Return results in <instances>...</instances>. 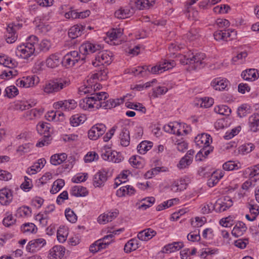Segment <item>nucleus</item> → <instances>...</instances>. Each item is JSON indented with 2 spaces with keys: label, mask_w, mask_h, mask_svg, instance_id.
Wrapping results in <instances>:
<instances>
[{
  "label": "nucleus",
  "mask_w": 259,
  "mask_h": 259,
  "mask_svg": "<svg viewBox=\"0 0 259 259\" xmlns=\"http://www.w3.org/2000/svg\"><path fill=\"white\" fill-rule=\"evenodd\" d=\"M210 136L206 134H201L195 137V148H201L195 155L196 161H202L212 151L209 146Z\"/></svg>",
  "instance_id": "1"
},
{
  "label": "nucleus",
  "mask_w": 259,
  "mask_h": 259,
  "mask_svg": "<svg viewBox=\"0 0 259 259\" xmlns=\"http://www.w3.org/2000/svg\"><path fill=\"white\" fill-rule=\"evenodd\" d=\"M70 81L64 79L51 80L44 85V91L47 94H55L68 87Z\"/></svg>",
  "instance_id": "2"
},
{
  "label": "nucleus",
  "mask_w": 259,
  "mask_h": 259,
  "mask_svg": "<svg viewBox=\"0 0 259 259\" xmlns=\"http://www.w3.org/2000/svg\"><path fill=\"white\" fill-rule=\"evenodd\" d=\"M84 57L80 58L77 51H71L66 54L62 60V64L66 67H73L78 64H83Z\"/></svg>",
  "instance_id": "3"
},
{
  "label": "nucleus",
  "mask_w": 259,
  "mask_h": 259,
  "mask_svg": "<svg viewBox=\"0 0 259 259\" xmlns=\"http://www.w3.org/2000/svg\"><path fill=\"white\" fill-rule=\"evenodd\" d=\"M112 62V54L107 51L99 52L95 57V60L92 62V64L95 67L109 65Z\"/></svg>",
  "instance_id": "4"
},
{
  "label": "nucleus",
  "mask_w": 259,
  "mask_h": 259,
  "mask_svg": "<svg viewBox=\"0 0 259 259\" xmlns=\"http://www.w3.org/2000/svg\"><path fill=\"white\" fill-rule=\"evenodd\" d=\"M232 205V200L228 196H226L218 199L214 203L215 211L219 212H223L226 210Z\"/></svg>",
  "instance_id": "5"
},
{
  "label": "nucleus",
  "mask_w": 259,
  "mask_h": 259,
  "mask_svg": "<svg viewBox=\"0 0 259 259\" xmlns=\"http://www.w3.org/2000/svg\"><path fill=\"white\" fill-rule=\"evenodd\" d=\"M174 61H168L165 59L162 60L159 62V66H155L150 67L149 73L152 74H158L163 71L171 68L175 65Z\"/></svg>",
  "instance_id": "6"
},
{
  "label": "nucleus",
  "mask_w": 259,
  "mask_h": 259,
  "mask_svg": "<svg viewBox=\"0 0 259 259\" xmlns=\"http://www.w3.org/2000/svg\"><path fill=\"white\" fill-rule=\"evenodd\" d=\"M35 50V48H30L25 44H23L17 47L16 54L21 58L28 59L34 54Z\"/></svg>",
  "instance_id": "7"
},
{
  "label": "nucleus",
  "mask_w": 259,
  "mask_h": 259,
  "mask_svg": "<svg viewBox=\"0 0 259 259\" xmlns=\"http://www.w3.org/2000/svg\"><path fill=\"white\" fill-rule=\"evenodd\" d=\"M107 172L104 170H100L94 176L93 185L95 187H101L104 185L107 180Z\"/></svg>",
  "instance_id": "8"
},
{
  "label": "nucleus",
  "mask_w": 259,
  "mask_h": 259,
  "mask_svg": "<svg viewBox=\"0 0 259 259\" xmlns=\"http://www.w3.org/2000/svg\"><path fill=\"white\" fill-rule=\"evenodd\" d=\"M77 106L76 102L73 99L59 101L55 102L53 106L55 109L63 108L65 110H70L74 109Z\"/></svg>",
  "instance_id": "9"
},
{
  "label": "nucleus",
  "mask_w": 259,
  "mask_h": 259,
  "mask_svg": "<svg viewBox=\"0 0 259 259\" xmlns=\"http://www.w3.org/2000/svg\"><path fill=\"white\" fill-rule=\"evenodd\" d=\"M194 153V151L193 150H189L186 155L180 159L177 164V167L179 169H183L190 165L193 162Z\"/></svg>",
  "instance_id": "10"
},
{
  "label": "nucleus",
  "mask_w": 259,
  "mask_h": 259,
  "mask_svg": "<svg viewBox=\"0 0 259 259\" xmlns=\"http://www.w3.org/2000/svg\"><path fill=\"white\" fill-rule=\"evenodd\" d=\"M102 47L100 45L94 44L90 42H87L83 44L80 47L79 50L80 52H82L83 54L93 53L97 51H99L102 49Z\"/></svg>",
  "instance_id": "11"
},
{
  "label": "nucleus",
  "mask_w": 259,
  "mask_h": 259,
  "mask_svg": "<svg viewBox=\"0 0 259 259\" xmlns=\"http://www.w3.org/2000/svg\"><path fill=\"white\" fill-rule=\"evenodd\" d=\"M65 248L61 245H55L50 250L49 254L50 259H61L64 255Z\"/></svg>",
  "instance_id": "12"
},
{
  "label": "nucleus",
  "mask_w": 259,
  "mask_h": 259,
  "mask_svg": "<svg viewBox=\"0 0 259 259\" xmlns=\"http://www.w3.org/2000/svg\"><path fill=\"white\" fill-rule=\"evenodd\" d=\"M13 199L12 192L8 188H3L0 190V203L2 205L9 204Z\"/></svg>",
  "instance_id": "13"
},
{
  "label": "nucleus",
  "mask_w": 259,
  "mask_h": 259,
  "mask_svg": "<svg viewBox=\"0 0 259 259\" xmlns=\"http://www.w3.org/2000/svg\"><path fill=\"white\" fill-rule=\"evenodd\" d=\"M241 76L244 80L253 81L259 77V71L255 69H249L243 71Z\"/></svg>",
  "instance_id": "14"
},
{
  "label": "nucleus",
  "mask_w": 259,
  "mask_h": 259,
  "mask_svg": "<svg viewBox=\"0 0 259 259\" xmlns=\"http://www.w3.org/2000/svg\"><path fill=\"white\" fill-rule=\"evenodd\" d=\"M46 243V240L42 238L32 240L27 245L26 250L29 252H34L36 248L42 247Z\"/></svg>",
  "instance_id": "15"
},
{
  "label": "nucleus",
  "mask_w": 259,
  "mask_h": 259,
  "mask_svg": "<svg viewBox=\"0 0 259 259\" xmlns=\"http://www.w3.org/2000/svg\"><path fill=\"white\" fill-rule=\"evenodd\" d=\"M119 138L122 146L126 147L130 143V131L126 127H122L119 134Z\"/></svg>",
  "instance_id": "16"
},
{
  "label": "nucleus",
  "mask_w": 259,
  "mask_h": 259,
  "mask_svg": "<svg viewBox=\"0 0 259 259\" xmlns=\"http://www.w3.org/2000/svg\"><path fill=\"white\" fill-rule=\"evenodd\" d=\"M62 63L58 54H51L46 60V64L48 67L54 68Z\"/></svg>",
  "instance_id": "17"
},
{
  "label": "nucleus",
  "mask_w": 259,
  "mask_h": 259,
  "mask_svg": "<svg viewBox=\"0 0 259 259\" xmlns=\"http://www.w3.org/2000/svg\"><path fill=\"white\" fill-rule=\"evenodd\" d=\"M156 234V232L151 228H148L140 232L138 238L142 241H147Z\"/></svg>",
  "instance_id": "18"
},
{
  "label": "nucleus",
  "mask_w": 259,
  "mask_h": 259,
  "mask_svg": "<svg viewBox=\"0 0 259 259\" xmlns=\"http://www.w3.org/2000/svg\"><path fill=\"white\" fill-rule=\"evenodd\" d=\"M247 230V227L242 222H238L234 226L232 234L236 237L242 236Z\"/></svg>",
  "instance_id": "19"
},
{
  "label": "nucleus",
  "mask_w": 259,
  "mask_h": 259,
  "mask_svg": "<svg viewBox=\"0 0 259 259\" xmlns=\"http://www.w3.org/2000/svg\"><path fill=\"white\" fill-rule=\"evenodd\" d=\"M135 189L130 185H123L116 191V195L118 197H123L127 195H132L135 194Z\"/></svg>",
  "instance_id": "20"
},
{
  "label": "nucleus",
  "mask_w": 259,
  "mask_h": 259,
  "mask_svg": "<svg viewBox=\"0 0 259 259\" xmlns=\"http://www.w3.org/2000/svg\"><path fill=\"white\" fill-rule=\"evenodd\" d=\"M179 126L180 125L178 122H172L165 125L163 126V129L166 132L181 136L182 134L180 132V129L178 128Z\"/></svg>",
  "instance_id": "21"
},
{
  "label": "nucleus",
  "mask_w": 259,
  "mask_h": 259,
  "mask_svg": "<svg viewBox=\"0 0 259 259\" xmlns=\"http://www.w3.org/2000/svg\"><path fill=\"white\" fill-rule=\"evenodd\" d=\"M249 127L251 131L256 132L259 131V114H253L248 119Z\"/></svg>",
  "instance_id": "22"
},
{
  "label": "nucleus",
  "mask_w": 259,
  "mask_h": 259,
  "mask_svg": "<svg viewBox=\"0 0 259 259\" xmlns=\"http://www.w3.org/2000/svg\"><path fill=\"white\" fill-rule=\"evenodd\" d=\"M213 100L211 98H195V106L208 108L212 105Z\"/></svg>",
  "instance_id": "23"
},
{
  "label": "nucleus",
  "mask_w": 259,
  "mask_h": 259,
  "mask_svg": "<svg viewBox=\"0 0 259 259\" xmlns=\"http://www.w3.org/2000/svg\"><path fill=\"white\" fill-rule=\"evenodd\" d=\"M5 38L7 42L12 44L15 42L17 38V35L13 26L9 24L7 28V32L5 34Z\"/></svg>",
  "instance_id": "24"
},
{
  "label": "nucleus",
  "mask_w": 259,
  "mask_h": 259,
  "mask_svg": "<svg viewBox=\"0 0 259 259\" xmlns=\"http://www.w3.org/2000/svg\"><path fill=\"white\" fill-rule=\"evenodd\" d=\"M228 84V81L226 80L216 78L212 81L211 85L215 90L223 91L226 89Z\"/></svg>",
  "instance_id": "25"
},
{
  "label": "nucleus",
  "mask_w": 259,
  "mask_h": 259,
  "mask_svg": "<svg viewBox=\"0 0 259 259\" xmlns=\"http://www.w3.org/2000/svg\"><path fill=\"white\" fill-rule=\"evenodd\" d=\"M206 56L205 54L197 53L195 54V70L200 69L206 65Z\"/></svg>",
  "instance_id": "26"
},
{
  "label": "nucleus",
  "mask_w": 259,
  "mask_h": 259,
  "mask_svg": "<svg viewBox=\"0 0 259 259\" xmlns=\"http://www.w3.org/2000/svg\"><path fill=\"white\" fill-rule=\"evenodd\" d=\"M95 98L90 97H87L83 99L79 103V106L81 108L84 110H90L95 108V104L94 103V101Z\"/></svg>",
  "instance_id": "27"
},
{
  "label": "nucleus",
  "mask_w": 259,
  "mask_h": 259,
  "mask_svg": "<svg viewBox=\"0 0 259 259\" xmlns=\"http://www.w3.org/2000/svg\"><path fill=\"white\" fill-rule=\"evenodd\" d=\"M84 28L81 25H76L71 27L68 31V36L72 39H74L81 34Z\"/></svg>",
  "instance_id": "28"
},
{
  "label": "nucleus",
  "mask_w": 259,
  "mask_h": 259,
  "mask_svg": "<svg viewBox=\"0 0 259 259\" xmlns=\"http://www.w3.org/2000/svg\"><path fill=\"white\" fill-rule=\"evenodd\" d=\"M139 247V241L137 239L129 240L124 245V250L126 253L131 252Z\"/></svg>",
  "instance_id": "29"
},
{
  "label": "nucleus",
  "mask_w": 259,
  "mask_h": 259,
  "mask_svg": "<svg viewBox=\"0 0 259 259\" xmlns=\"http://www.w3.org/2000/svg\"><path fill=\"white\" fill-rule=\"evenodd\" d=\"M67 157V154L65 153L55 154L51 157L50 162L53 165H57L63 163Z\"/></svg>",
  "instance_id": "30"
},
{
  "label": "nucleus",
  "mask_w": 259,
  "mask_h": 259,
  "mask_svg": "<svg viewBox=\"0 0 259 259\" xmlns=\"http://www.w3.org/2000/svg\"><path fill=\"white\" fill-rule=\"evenodd\" d=\"M115 155L117 156V152L113 151L109 147H104L102 150L101 157L105 160L110 161L111 157H115Z\"/></svg>",
  "instance_id": "31"
},
{
  "label": "nucleus",
  "mask_w": 259,
  "mask_h": 259,
  "mask_svg": "<svg viewBox=\"0 0 259 259\" xmlns=\"http://www.w3.org/2000/svg\"><path fill=\"white\" fill-rule=\"evenodd\" d=\"M185 60H186V64H189L190 66L187 69L189 71H192L194 69V55L191 51L188 52L186 55L183 56Z\"/></svg>",
  "instance_id": "32"
},
{
  "label": "nucleus",
  "mask_w": 259,
  "mask_h": 259,
  "mask_svg": "<svg viewBox=\"0 0 259 259\" xmlns=\"http://www.w3.org/2000/svg\"><path fill=\"white\" fill-rule=\"evenodd\" d=\"M114 237L113 234H109L104 236L103 238L99 239L97 241L98 244V249L99 251L102 249L106 248V247L111 243V241H106V240L109 238H113Z\"/></svg>",
  "instance_id": "33"
},
{
  "label": "nucleus",
  "mask_w": 259,
  "mask_h": 259,
  "mask_svg": "<svg viewBox=\"0 0 259 259\" xmlns=\"http://www.w3.org/2000/svg\"><path fill=\"white\" fill-rule=\"evenodd\" d=\"M88 194L86 188L80 186H74L72 190V195L76 197L85 196Z\"/></svg>",
  "instance_id": "34"
},
{
  "label": "nucleus",
  "mask_w": 259,
  "mask_h": 259,
  "mask_svg": "<svg viewBox=\"0 0 259 259\" xmlns=\"http://www.w3.org/2000/svg\"><path fill=\"white\" fill-rule=\"evenodd\" d=\"M152 147V143L147 141L142 142L137 147V149L139 153L141 154H145Z\"/></svg>",
  "instance_id": "35"
},
{
  "label": "nucleus",
  "mask_w": 259,
  "mask_h": 259,
  "mask_svg": "<svg viewBox=\"0 0 259 259\" xmlns=\"http://www.w3.org/2000/svg\"><path fill=\"white\" fill-rule=\"evenodd\" d=\"M92 97L95 98V100L94 101V103L95 104V106L99 104V102H102L104 100L108 98V95L106 92H101L98 93H93L91 94Z\"/></svg>",
  "instance_id": "36"
},
{
  "label": "nucleus",
  "mask_w": 259,
  "mask_h": 259,
  "mask_svg": "<svg viewBox=\"0 0 259 259\" xmlns=\"http://www.w3.org/2000/svg\"><path fill=\"white\" fill-rule=\"evenodd\" d=\"M108 73V69L102 66L100 70L92 75V77L93 79H98V80H106Z\"/></svg>",
  "instance_id": "37"
},
{
  "label": "nucleus",
  "mask_w": 259,
  "mask_h": 259,
  "mask_svg": "<svg viewBox=\"0 0 259 259\" xmlns=\"http://www.w3.org/2000/svg\"><path fill=\"white\" fill-rule=\"evenodd\" d=\"M250 107L247 104H242L238 108L237 114L240 117L246 116L250 113Z\"/></svg>",
  "instance_id": "38"
},
{
  "label": "nucleus",
  "mask_w": 259,
  "mask_h": 259,
  "mask_svg": "<svg viewBox=\"0 0 259 259\" xmlns=\"http://www.w3.org/2000/svg\"><path fill=\"white\" fill-rule=\"evenodd\" d=\"M85 117L84 116L75 114L72 116L70 119V122L72 126H77L80 123L84 121Z\"/></svg>",
  "instance_id": "39"
},
{
  "label": "nucleus",
  "mask_w": 259,
  "mask_h": 259,
  "mask_svg": "<svg viewBox=\"0 0 259 259\" xmlns=\"http://www.w3.org/2000/svg\"><path fill=\"white\" fill-rule=\"evenodd\" d=\"M65 185V182L62 179H58L55 181L50 190L52 194H55L58 192Z\"/></svg>",
  "instance_id": "40"
},
{
  "label": "nucleus",
  "mask_w": 259,
  "mask_h": 259,
  "mask_svg": "<svg viewBox=\"0 0 259 259\" xmlns=\"http://www.w3.org/2000/svg\"><path fill=\"white\" fill-rule=\"evenodd\" d=\"M21 231L24 233L28 232L35 233L37 231V228L33 223H28L23 224L21 227Z\"/></svg>",
  "instance_id": "41"
},
{
  "label": "nucleus",
  "mask_w": 259,
  "mask_h": 259,
  "mask_svg": "<svg viewBox=\"0 0 259 259\" xmlns=\"http://www.w3.org/2000/svg\"><path fill=\"white\" fill-rule=\"evenodd\" d=\"M214 111L219 114L223 115H229L231 112V109L226 105H220L214 108Z\"/></svg>",
  "instance_id": "42"
},
{
  "label": "nucleus",
  "mask_w": 259,
  "mask_h": 259,
  "mask_svg": "<svg viewBox=\"0 0 259 259\" xmlns=\"http://www.w3.org/2000/svg\"><path fill=\"white\" fill-rule=\"evenodd\" d=\"M131 14V13L129 9L121 8L115 11L114 15L117 18L125 19L128 17Z\"/></svg>",
  "instance_id": "43"
},
{
  "label": "nucleus",
  "mask_w": 259,
  "mask_h": 259,
  "mask_svg": "<svg viewBox=\"0 0 259 259\" xmlns=\"http://www.w3.org/2000/svg\"><path fill=\"white\" fill-rule=\"evenodd\" d=\"M194 4V0H191L190 2H187L186 6V16L188 19H190L192 17V19L193 20L194 11L192 5Z\"/></svg>",
  "instance_id": "44"
},
{
  "label": "nucleus",
  "mask_w": 259,
  "mask_h": 259,
  "mask_svg": "<svg viewBox=\"0 0 259 259\" xmlns=\"http://www.w3.org/2000/svg\"><path fill=\"white\" fill-rule=\"evenodd\" d=\"M125 106L128 108L139 110L144 113L146 111V108L141 103L134 104L132 102H126L125 103Z\"/></svg>",
  "instance_id": "45"
},
{
  "label": "nucleus",
  "mask_w": 259,
  "mask_h": 259,
  "mask_svg": "<svg viewBox=\"0 0 259 259\" xmlns=\"http://www.w3.org/2000/svg\"><path fill=\"white\" fill-rule=\"evenodd\" d=\"M122 31L121 28L113 29L107 32V35L111 39H115L121 36Z\"/></svg>",
  "instance_id": "46"
},
{
  "label": "nucleus",
  "mask_w": 259,
  "mask_h": 259,
  "mask_svg": "<svg viewBox=\"0 0 259 259\" xmlns=\"http://www.w3.org/2000/svg\"><path fill=\"white\" fill-rule=\"evenodd\" d=\"M5 96L9 98H12L18 95V90L16 87L11 85L5 89Z\"/></svg>",
  "instance_id": "47"
},
{
  "label": "nucleus",
  "mask_w": 259,
  "mask_h": 259,
  "mask_svg": "<svg viewBox=\"0 0 259 259\" xmlns=\"http://www.w3.org/2000/svg\"><path fill=\"white\" fill-rule=\"evenodd\" d=\"M0 63L9 68H13L15 66V61L14 60L5 56L1 58Z\"/></svg>",
  "instance_id": "48"
},
{
  "label": "nucleus",
  "mask_w": 259,
  "mask_h": 259,
  "mask_svg": "<svg viewBox=\"0 0 259 259\" xmlns=\"http://www.w3.org/2000/svg\"><path fill=\"white\" fill-rule=\"evenodd\" d=\"M65 214L66 219L70 222L74 223L77 221V217L74 211L70 208L65 210Z\"/></svg>",
  "instance_id": "49"
},
{
  "label": "nucleus",
  "mask_w": 259,
  "mask_h": 259,
  "mask_svg": "<svg viewBox=\"0 0 259 259\" xmlns=\"http://www.w3.org/2000/svg\"><path fill=\"white\" fill-rule=\"evenodd\" d=\"M38 47L40 51L46 52L51 48V43L47 39H44L38 45Z\"/></svg>",
  "instance_id": "50"
},
{
  "label": "nucleus",
  "mask_w": 259,
  "mask_h": 259,
  "mask_svg": "<svg viewBox=\"0 0 259 259\" xmlns=\"http://www.w3.org/2000/svg\"><path fill=\"white\" fill-rule=\"evenodd\" d=\"M167 91V88L165 87H157L156 88L153 89L152 96L154 98H157L159 95L166 93Z\"/></svg>",
  "instance_id": "51"
},
{
  "label": "nucleus",
  "mask_w": 259,
  "mask_h": 259,
  "mask_svg": "<svg viewBox=\"0 0 259 259\" xmlns=\"http://www.w3.org/2000/svg\"><path fill=\"white\" fill-rule=\"evenodd\" d=\"M67 233L64 231V227H60L57 231V237L58 240L61 243L65 242L67 238Z\"/></svg>",
  "instance_id": "52"
},
{
  "label": "nucleus",
  "mask_w": 259,
  "mask_h": 259,
  "mask_svg": "<svg viewBox=\"0 0 259 259\" xmlns=\"http://www.w3.org/2000/svg\"><path fill=\"white\" fill-rule=\"evenodd\" d=\"M48 216L47 213H38L35 217V220L39 222L40 224L42 226H46L48 224Z\"/></svg>",
  "instance_id": "53"
},
{
  "label": "nucleus",
  "mask_w": 259,
  "mask_h": 259,
  "mask_svg": "<svg viewBox=\"0 0 259 259\" xmlns=\"http://www.w3.org/2000/svg\"><path fill=\"white\" fill-rule=\"evenodd\" d=\"M223 169L226 170H233L234 169H238L239 168L238 164L235 163L234 162L229 161L225 162L223 165Z\"/></svg>",
  "instance_id": "54"
},
{
  "label": "nucleus",
  "mask_w": 259,
  "mask_h": 259,
  "mask_svg": "<svg viewBox=\"0 0 259 259\" xmlns=\"http://www.w3.org/2000/svg\"><path fill=\"white\" fill-rule=\"evenodd\" d=\"M253 200H251L248 203L247 207L249 209V211L251 214L257 216L259 214V206L257 205L253 204Z\"/></svg>",
  "instance_id": "55"
},
{
  "label": "nucleus",
  "mask_w": 259,
  "mask_h": 259,
  "mask_svg": "<svg viewBox=\"0 0 259 259\" xmlns=\"http://www.w3.org/2000/svg\"><path fill=\"white\" fill-rule=\"evenodd\" d=\"M240 151L243 154L248 153L253 150L254 148V146L252 143L245 144L240 147Z\"/></svg>",
  "instance_id": "56"
},
{
  "label": "nucleus",
  "mask_w": 259,
  "mask_h": 259,
  "mask_svg": "<svg viewBox=\"0 0 259 259\" xmlns=\"http://www.w3.org/2000/svg\"><path fill=\"white\" fill-rule=\"evenodd\" d=\"M37 130L40 134H45L46 132H49V127L48 123L46 122L39 123L36 126Z\"/></svg>",
  "instance_id": "57"
},
{
  "label": "nucleus",
  "mask_w": 259,
  "mask_h": 259,
  "mask_svg": "<svg viewBox=\"0 0 259 259\" xmlns=\"http://www.w3.org/2000/svg\"><path fill=\"white\" fill-rule=\"evenodd\" d=\"M220 224L223 227H230L234 224L233 220L231 217L229 216L221 219Z\"/></svg>",
  "instance_id": "58"
},
{
  "label": "nucleus",
  "mask_w": 259,
  "mask_h": 259,
  "mask_svg": "<svg viewBox=\"0 0 259 259\" xmlns=\"http://www.w3.org/2000/svg\"><path fill=\"white\" fill-rule=\"evenodd\" d=\"M240 127L238 126L236 128H233L231 132H227L224 138L226 140H229L234 137L235 135H237L240 130Z\"/></svg>",
  "instance_id": "59"
},
{
  "label": "nucleus",
  "mask_w": 259,
  "mask_h": 259,
  "mask_svg": "<svg viewBox=\"0 0 259 259\" xmlns=\"http://www.w3.org/2000/svg\"><path fill=\"white\" fill-rule=\"evenodd\" d=\"M27 42L25 44L26 45L29 46L30 48H35V46L38 43V38L35 35L30 36L27 39Z\"/></svg>",
  "instance_id": "60"
},
{
  "label": "nucleus",
  "mask_w": 259,
  "mask_h": 259,
  "mask_svg": "<svg viewBox=\"0 0 259 259\" xmlns=\"http://www.w3.org/2000/svg\"><path fill=\"white\" fill-rule=\"evenodd\" d=\"M137 158L136 156H133L130 158L129 162L133 167L140 168L143 167V164Z\"/></svg>",
  "instance_id": "61"
},
{
  "label": "nucleus",
  "mask_w": 259,
  "mask_h": 259,
  "mask_svg": "<svg viewBox=\"0 0 259 259\" xmlns=\"http://www.w3.org/2000/svg\"><path fill=\"white\" fill-rule=\"evenodd\" d=\"M16 220L11 214H8L3 221V224L7 227H9L15 223Z\"/></svg>",
  "instance_id": "62"
},
{
  "label": "nucleus",
  "mask_w": 259,
  "mask_h": 259,
  "mask_svg": "<svg viewBox=\"0 0 259 259\" xmlns=\"http://www.w3.org/2000/svg\"><path fill=\"white\" fill-rule=\"evenodd\" d=\"M24 182L21 185V188L24 191H26L27 189L29 190L32 187L31 181L26 176L24 177Z\"/></svg>",
  "instance_id": "63"
},
{
  "label": "nucleus",
  "mask_w": 259,
  "mask_h": 259,
  "mask_svg": "<svg viewBox=\"0 0 259 259\" xmlns=\"http://www.w3.org/2000/svg\"><path fill=\"white\" fill-rule=\"evenodd\" d=\"M183 48L182 45H178L176 43H171L169 47L168 50L170 54L175 55L176 52L180 50Z\"/></svg>",
  "instance_id": "64"
}]
</instances>
